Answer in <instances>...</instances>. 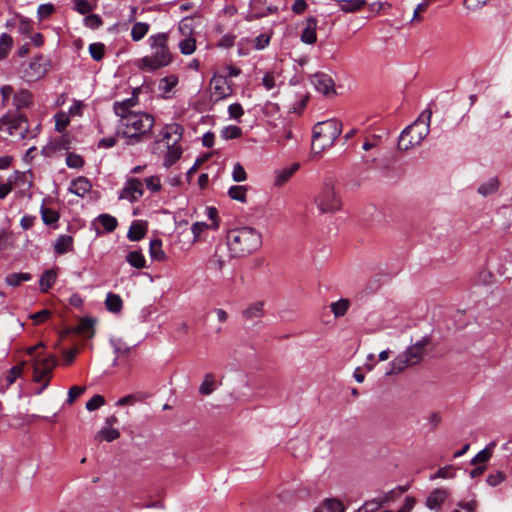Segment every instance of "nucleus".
Returning <instances> with one entry per match:
<instances>
[{
	"mask_svg": "<svg viewBox=\"0 0 512 512\" xmlns=\"http://www.w3.org/2000/svg\"><path fill=\"white\" fill-rule=\"evenodd\" d=\"M138 98L133 96L113 104V110L119 117L117 136L125 139L127 145H136L150 138L155 119L143 111H134Z\"/></svg>",
	"mask_w": 512,
	"mask_h": 512,
	"instance_id": "obj_1",
	"label": "nucleus"
},
{
	"mask_svg": "<svg viewBox=\"0 0 512 512\" xmlns=\"http://www.w3.org/2000/svg\"><path fill=\"white\" fill-rule=\"evenodd\" d=\"M169 34L165 32L155 33L149 36L148 45L150 54L136 62L138 69L154 72L169 66L173 62V54L168 45Z\"/></svg>",
	"mask_w": 512,
	"mask_h": 512,
	"instance_id": "obj_2",
	"label": "nucleus"
},
{
	"mask_svg": "<svg viewBox=\"0 0 512 512\" xmlns=\"http://www.w3.org/2000/svg\"><path fill=\"white\" fill-rule=\"evenodd\" d=\"M262 246V235L253 227L232 229L227 234L230 256L242 258L256 252Z\"/></svg>",
	"mask_w": 512,
	"mask_h": 512,
	"instance_id": "obj_3",
	"label": "nucleus"
},
{
	"mask_svg": "<svg viewBox=\"0 0 512 512\" xmlns=\"http://www.w3.org/2000/svg\"><path fill=\"white\" fill-rule=\"evenodd\" d=\"M432 111L424 110L419 117L400 134L398 148L408 151L419 146L430 131Z\"/></svg>",
	"mask_w": 512,
	"mask_h": 512,
	"instance_id": "obj_4",
	"label": "nucleus"
},
{
	"mask_svg": "<svg viewBox=\"0 0 512 512\" xmlns=\"http://www.w3.org/2000/svg\"><path fill=\"white\" fill-rule=\"evenodd\" d=\"M342 132V124L336 119L318 122L312 133L311 150L319 155L325 149L330 148Z\"/></svg>",
	"mask_w": 512,
	"mask_h": 512,
	"instance_id": "obj_5",
	"label": "nucleus"
},
{
	"mask_svg": "<svg viewBox=\"0 0 512 512\" xmlns=\"http://www.w3.org/2000/svg\"><path fill=\"white\" fill-rule=\"evenodd\" d=\"M314 204L322 214H334L342 208L337 182L333 178L326 179L314 197Z\"/></svg>",
	"mask_w": 512,
	"mask_h": 512,
	"instance_id": "obj_6",
	"label": "nucleus"
},
{
	"mask_svg": "<svg viewBox=\"0 0 512 512\" xmlns=\"http://www.w3.org/2000/svg\"><path fill=\"white\" fill-rule=\"evenodd\" d=\"M430 339L424 337L415 344L409 346L403 353L396 356L390 363V370L387 375H395L404 371L410 366L420 363L425 355V347L429 344Z\"/></svg>",
	"mask_w": 512,
	"mask_h": 512,
	"instance_id": "obj_7",
	"label": "nucleus"
},
{
	"mask_svg": "<svg viewBox=\"0 0 512 512\" xmlns=\"http://www.w3.org/2000/svg\"><path fill=\"white\" fill-rule=\"evenodd\" d=\"M33 380L41 384L37 394H41L49 385L52 377V372L57 365V360L54 355L49 354L44 357L35 356L33 358Z\"/></svg>",
	"mask_w": 512,
	"mask_h": 512,
	"instance_id": "obj_8",
	"label": "nucleus"
},
{
	"mask_svg": "<svg viewBox=\"0 0 512 512\" xmlns=\"http://www.w3.org/2000/svg\"><path fill=\"white\" fill-rule=\"evenodd\" d=\"M0 130L24 139L28 134V120L21 114H6L0 119Z\"/></svg>",
	"mask_w": 512,
	"mask_h": 512,
	"instance_id": "obj_9",
	"label": "nucleus"
},
{
	"mask_svg": "<svg viewBox=\"0 0 512 512\" xmlns=\"http://www.w3.org/2000/svg\"><path fill=\"white\" fill-rule=\"evenodd\" d=\"M143 195V184L137 178L129 179L119 194V199L137 201Z\"/></svg>",
	"mask_w": 512,
	"mask_h": 512,
	"instance_id": "obj_10",
	"label": "nucleus"
},
{
	"mask_svg": "<svg viewBox=\"0 0 512 512\" xmlns=\"http://www.w3.org/2000/svg\"><path fill=\"white\" fill-rule=\"evenodd\" d=\"M215 100H222L232 94V88L226 76L214 75L210 81Z\"/></svg>",
	"mask_w": 512,
	"mask_h": 512,
	"instance_id": "obj_11",
	"label": "nucleus"
},
{
	"mask_svg": "<svg viewBox=\"0 0 512 512\" xmlns=\"http://www.w3.org/2000/svg\"><path fill=\"white\" fill-rule=\"evenodd\" d=\"M183 127L177 123L166 124L161 131V142L165 145L178 144L183 136Z\"/></svg>",
	"mask_w": 512,
	"mask_h": 512,
	"instance_id": "obj_12",
	"label": "nucleus"
},
{
	"mask_svg": "<svg viewBox=\"0 0 512 512\" xmlns=\"http://www.w3.org/2000/svg\"><path fill=\"white\" fill-rule=\"evenodd\" d=\"M227 251H229L227 243L216 245L215 251L209 259V263L213 269L221 271L225 267L228 260L232 258Z\"/></svg>",
	"mask_w": 512,
	"mask_h": 512,
	"instance_id": "obj_13",
	"label": "nucleus"
},
{
	"mask_svg": "<svg viewBox=\"0 0 512 512\" xmlns=\"http://www.w3.org/2000/svg\"><path fill=\"white\" fill-rule=\"evenodd\" d=\"M318 20L315 17H309L304 22V28L300 35V40L305 44H315L317 41Z\"/></svg>",
	"mask_w": 512,
	"mask_h": 512,
	"instance_id": "obj_14",
	"label": "nucleus"
},
{
	"mask_svg": "<svg viewBox=\"0 0 512 512\" xmlns=\"http://www.w3.org/2000/svg\"><path fill=\"white\" fill-rule=\"evenodd\" d=\"M317 91L324 95H329L330 92H334V81L326 74H316L312 80Z\"/></svg>",
	"mask_w": 512,
	"mask_h": 512,
	"instance_id": "obj_15",
	"label": "nucleus"
},
{
	"mask_svg": "<svg viewBox=\"0 0 512 512\" xmlns=\"http://www.w3.org/2000/svg\"><path fill=\"white\" fill-rule=\"evenodd\" d=\"M298 169H299V164L293 163L289 167H285V168L276 170L274 185L278 186V187L283 186L285 183H287L290 180V178L295 174V172Z\"/></svg>",
	"mask_w": 512,
	"mask_h": 512,
	"instance_id": "obj_16",
	"label": "nucleus"
},
{
	"mask_svg": "<svg viewBox=\"0 0 512 512\" xmlns=\"http://www.w3.org/2000/svg\"><path fill=\"white\" fill-rule=\"evenodd\" d=\"M92 188L90 181L86 177H78L71 182L69 191L79 197H84Z\"/></svg>",
	"mask_w": 512,
	"mask_h": 512,
	"instance_id": "obj_17",
	"label": "nucleus"
},
{
	"mask_svg": "<svg viewBox=\"0 0 512 512\" xmlns=\"http://www.w3.org/2000/svg\"><path fill=\"white\" fill-rule=\"evenodd\" d=\"M448 496L445 489H434L426 499V506L429 509H439Z\"/></svg>",
	"mask_w": 512,
	"mask_h": 512,
	"instance_id": "obj_18",
	"label": "nucleus"
},
{
	"mask_svg": "<svg viewBox=\"0 0 512 512\" xmlns=\"http://www.w3.org/2000/svg\"><path fill=\"white\" fill-rule=\"evenodd\" d=\"M33 104V95L29 90L22 89L14 93L13 105L17 110L28 108Z\"/></svg>",
	"mask_w": 512,
	"mask_h": 512,
	"instance_id": "obj_19",
	"label": "nucleus"
},
{
	"mask_svg": "<svg viewBox=\"0 0 512 512\" xmlns=\"http://www.w3.org/2000/svg\"><path fill=\"white\" fill-rule=\"evenodd\" d=\"M73 237L70 235H60L54 243V251L58 255L73 251Z\"/></svg>",
	"mask_w": 512,
	"mask_h": 512,
	"instance_id": "obj_20",
	"label": "nucleus"
},
{
	"mask_svg": "<svg viewBox=\"0 0 512 512\" xmlns=\"http://www.w3.org/2000/svg\"><path fill=\"white\" fill-rule=\"evenodd\" d=\"M242 315L247 320L260 319L264 316V302L256 301L243 310Z\"/></svg>",
	"mask_w": 512,
	"mask_h": 512,
	"instance_id": "obj_21",
	"label": "nucleus"
},
{
	"mask_svg": "<svg viewBox=\"0 0 512 512\" xmlns=\"http://www.w3.org/2000/svg\"><path fill=\"white\" fill-rule=\"evenodd\" d=\"M95 320L92 318H82L76 328V332L83 337L91 338L94 335Z\"/></svg>",
	"mask_w": 512,
	"mask_h": 512,
	"instance_id": "obj_22",
	"label": "nucleus"
},
{
	"mask_svg": "<svg viewBox=\"0 0 512 512\" xmlns=\"http://www.w3.org/2000/svg\"><path fill=\"white\" fill-rule=\"evenodd\" d=\"M167 152L164 158L166 167L172 166L182 155V148L178 144L166 145Z\"/></svg>",
	"mask_w": 512,
	"mask_h": 512,
	"instance_id": "obj_23",
	"label": "nucleus"
},
{
	"mask_svg": "<svg viewBox=\"0 0 512 512\" xmlns=\"http://www.w3.org/2000/svg\"><path fill=\"white\" fill-rule=\"evenodd\" d=\"M314 512H344V506L337 499H327Z\"/></svg>",
	"mask_w": 512,
	"mask_h": 512,
	"instance_id": "obj_24",
	"label": "nucleus"
},
{
	"mask_svg": "<svg viewBox=\"0 0 512 512\" xmlns=\"http://www.w3.org/2000/svg\"><path fill=\"white\" fill-rule=\"evenodd\" d=\"M499 185V180L496 177H491L478 187V193L486 197L497 192L499 189Z\"/></svg>",
	"mask_w": 512,
	"mask_h": 512,
	"instance_id": "obj_25",
	"label": "nucleus"
},
{
	"mask_svg": "<svg viewBox=\"0 0 512 512\" xmlns=\"http://www.w3.org/2000/svg\"><path fill=\"white\" fill-rule=\"evenodd\" d=\"M150 30V25L146 22H136L131 28V38L134 42L142 40Z\"/></svg>",
	"mask_w": 512,
	"mask_h": 512,
	"instance_id": "obj_26",
	"label": "nucleus"
},
{
	"mask_svg": "<svg viewBox=\"0 0 512 512\" xmlns=\"http://www.w3.org/2000/svg\"><path fill=\"white\" fill-rule=\"evenodd\" d=\"M68 148L69 142L64 137H61L60 139L51 141L48 145L44 146L42 149V153L45 156H50L55 151Z\"/></svg>",
	"mask_w": 512,
	"mask_h": 512,
	"instance_id": "obj_27",
	"label": "nucleus"
},
{
	"mask_svg": "<svg viewBox=\"0 0 512 512\" xmlns=\"http://www.w3.org/2000/svg\"><path fill=\"white\" fill-rule=\"evenodd\" d=\"M149 253L153 260L164 261L166 259V254L162 249V241L159 239L150 241Z\"/></svg>",
	"mask_w": 512,
	"mask_h": 512,
	"instance_id": "obj_28",
	"label": "nucleus"
},
{
	"mask_svg": "<svg viewBox=\"0 0 512 512\" xmlns=\"http://www.w3.org/2000/svg\"><path fill=\"white\" fill-rule=\"evenodd\" d=\"M105 305L108 311L112 313H118L122 310L123 302L119 295L108 293L105 300Z\"/></svg>",
	"mask_w": 512,
	"mask_h": 512,
	"instance_id": "obj_29",
	"label": "nucleus"
},
{
	"mask_svg": "<svg viewBox=\"0 0 512 512\" xmlns=\"http://www.w3.org/2000/svg\"><path fill=\"white\" fill-rule=\"evenodd\" d=\"M340 9L346 13H352L361 10L366 4V0H338Z\"/></svg>",
	"mask_w": 512,
	"mask_h": 512,
	"instance_id": "obj_30",
	"label": "nucleus"
},
{
	"mask_svg": "<svg viewBox=\"0 0 512 512\" xmlns=\"http://www.w3.org/2000/svg\"><path fill=\"white\" fill-rule=\"evenodd\" d=\"M120 437V432L113 427H109L105 425L96 435L95 439L100 441L101 439L106 440L107 442H112Z\"/></svg>",
	"mask_w": 512,
	"mask_h": 512,
	"instance_id": "obj_31",
	"label": "nucleus"
},
{
	"mask_svg": "<svg viewBox=\"0 0 512 512\" xmlns=\"http://www.w3.org/2000/svg\"><path fill=\"white\" fill-rule=\"evenodd\" d=\"M146 234V228L139 222H134L129 228L127 237L131 241H139Z\"/></svg>",
	"mask_w": 512,
	"mask_h": 512,
	"instance_id": "obj_32",
	"label": "nucleus"
},
{
	"mask_svg": "<svg viewBox=\"0 0 512 512\" xmlns=\"http://www.w3.org/2000/svg\"><path fill=\"white\" fill-rule=\"evenodd\" d=\"M126 261L137 269H142L146 265V260L141 252L139 251H131L126 256Z\"/></svg>",
	"mask_w": 512,
	"mask_h": 512,
	"instance_id": "obj_33",
	"label": "nucleus"
},
{
	"mask_svg": "<svg viewBox=\"0 0 512 512\" xmlns=\"http://www.w3.org/2000/svg\"><path fill=\"white\" fill-rule=\"evenodd\" d=\"M56 281V273L53 270H46L40 278V289L47 292Z\"/></svg>",
	"mask_w": 512,
	"mask_h": 512,
	"instance_id": "obj_34",
	"label": "nucleus"
},
{
	"mask_svg": "<svg viewBox=\"0 0 512 512\" xmlns=\"http://www.w3.org/2000/svg\"><path fill=\"white\" fill-rule=\"evenodd\" d=\"M350 302L348 299H340L330 305L333 315L338 318L342 317L348 311Z\"/></svg>",
	"mask_w": 512,
	"mask_h": 512,
	"instance_id": "obj_35",
	"label": "nucleus"
},
{
	"mask_svg": "<svg viewBox=\"0 0 512 512\" xmlns=\"http://www.w3.org/2000/svg\"><path fill=\"white\" fill-rule=\"evenodd\" d=\"M32 278L31 274L29 273H11L7 275L5 278V282L9 286L16 287L20 285L22 282L29 281Z\"/></svg>",
	"mask_w": 512,
	"mask_h": 512,
	"instance_id": "obj_36",
	"label": "nucleus"
},
{
	"mask_svg": "<svg viewBox=\"0 0 512 512\" xmlns=\"http://www.w3.org/2000/svg\"><path fill=\"white\" fill-rule=\"evenodd\" d=\"M97 221L103 226L106 232L114 231L118 225L117 219L109 214H101L98 216Z\"/></svg>",
	"mask_w": 512,
	"mask_h": 512,
	"instance_id": "obj_37",
	"label": "nucleus"
},
{
	"mask_svg": "<svg viewBox=\"0 0 512 512\" xmlns=\"http://www.w3.org/2000/svg\"><path fill=\"white\" fill-rule=\"evenodd\" d=\"M215 390V378L213 374L208 373L205 375L203 382L199 387V392L202 395H210Z\"/></svg>",
	"mask_w": 512,
	"mask_h": 512,
	"instance_id": "obj_38",
	"label": "nucleus"
},
{
	"mask_svg": "<svg viewBox=\"0 0 512 512\" xmlns=\"http://www.w3.org/2000/svg\"><path fill=\"white\" fill-rule=\"evenodd\" d=\"M44 61V58L42 56H38L34 58L32 62L29 64V68L33 70L32 77H41L46 73V67L42 63Z\"/></svg>",
	"mask_w": 512,
	"mask_h": 512,
	"instance_id": "obj_39",
	"label": "nucleus"
},
{
	"mask_svg": "<svg viewBox=\"0 0 512 512\" xmlns=\"http://www.w3.org/2000/svg\"><path fill=\"white\" fill-rule=\"evenodd\" d=\"M455 477V467L453 465H447L441 467L437 470V472L430 476V480H435L438 478L442 479H453Z\"/></svg>",
	"mask_w": 512,
	"mask_h": 512,
	"instance_id": "obj_40",
	"label": "nucleus"
},
{
	"mask_svg": "<svg viewBox=\"0 0 512 512\" xmlns=\"http://www.w3.org/2000/svg\"><path fill=\"white\" fill-rule=\"evenodd\" d=\"M246 194L247 188L241 185L232 186L228 190L229 197L240 202H246Z\"/></svg>",
	"mask_w": 512,
	"mask_h": 512,
	"instance_id": "obj_41",
	"label": "nucleus"
},
{
	"mask_svg": "<svg viewBox=\"0 0 512 512\" xmlns=\"http://www.w3.org/2000/svg\"><path fill=\"white\" fill-rule=\"evenodd\" d=\"M180 52L184 55H191L196 49V40L193 37H187L179 42Z\"/></svg>",
	"mask_w": 512,
	"mask_h": 512,
	"instance_id": "obj_42",
	"label": "nucleus"
},
{
	"mask_svg": "<svg viewBox=\"0 0 512 512\" xmlns=\"http://www.w3.org/2000/svg\"><path fill=\"white\" fill-rule=\"evenodd\" d=\"M220 135L225 140L236 139L242 135V130L238 126L230 125L223 128Z\"/></svg>",
	"mask_w": 512,
	"mask_h": 512,
	"instance_id": "obj_43",
	"label": "nucleus"
},
{
	"mask_svg": "<svg viewBox=\"0 0 512 512\" xmlns=\"http://www.w3.org/2000/svg\"><path fill=\"white\" fill-rule=\"evenodd\" d=\"M42 220L46 225L54 224L59 220V214L53 209L41 207Z\"/></svg>",
	"mask_w": 512,
	"mask_h": 512,
	"instance_id": "obj_44",
	"label": "nucleus"
},
{
	"mask_svg": "<svg viewBox=\"0 0 512 512\" xmlns=\"http://www.w3.org/2000/svg\"><path fill=\"white\" fill-rule=\"evenodd\" d=\"M13 44L12 37L6 33L0 36V59L7 56Z\"/></svg>",
	"mask_w": 512,
	"mask_h": 512,
	"instance_id": "obj_45",
	"label": "nucleus"
},
{
	"mask_svg": "<svg viewBox=\"0 0 512 512\" xmlns=\"http://www.w3.org/2000/svg\"><path fill=\"white\" fill-rule=\"evenodd\" d=\"M89 53L95 61H100L104 57L105 45L103 43H92L89 45Z\"/></svg>",
	"mask_w": 512,
	"mask_h": 512,
	"instance_id": "obj_46",
	"label": "nucleus"
},
{
	"mask_svg": "<svg viewBox=\"0 0 512 512\" xmlns=\"http://www.w3.org/2000/svg\"><path fill=\"white\" fill-rule=\"evenodd\" d=\"M25 362L21 363L20 365L13 366L6 376V382L7 385L10 386L21 376L23 372V366Z\"/></svg>",
	"mask_w": 512,
	"mask_h": 512,
	"instance_id": "obj_47",
	"label": "nucleus"
},
{
	"mask_svg": "<svg viewBox=\"0 0 512 512\" xmlns=\"http://www.w3.org/2000/svg\"><path fill=\"white\" fill-rule=\"evenodd\" d=\"M280 76V74L270 71L267 72L263 79L262 84L267 90H271L277 86V78Z\"/></svg>",
	"mask_w": 512,
	"mask_h": 512,
	"instance_id": "obj_48",
	"label": "nucleus"
},
{
	"mask_svg": "<svg viewBox=\"0 0 512 512\" xmlns=\"http://www.w3.org/2000/svg\"><path fill=\"white\" fill-rule=\"evenodd\" d=\"M66 164L70 168H81L84 165V159L75 153H69L66 157Z\"/></svg>",
	"mask_w": 512,
	"mask_h": 512,
	"instance_id": "obj_49",
	"label": "nucleus"
},
{
	"mask_svg": "<svg viewBox=\"0 0 512 512\" xmlns=\"http://www.w3.org/2000/svg\"><path fill=\"white\" fill-rule=\"evenodd\" d=\"M232 178L235 182H243L247 179L246 171L240 163L233 166Z\"/></svg>",
	"mask_w": 512,
	"mask_h": 512,
	"instance_id": "obj_50",
	"label": "nucleus"
},
{
	"mask_svg": "<svg viewBox=\"0 0 512 512\" xmlns=\"http://www.w3.org/2000/svg\"><path fill=\"white\" fill-rule=\"evenodd\" d=\"M382 503L380 498L372 499L366 501L363 506L360 508V511L364 512H375L382 507Z\"/></svg>",
	"mask_w": 512,
	"mask_h": 512,
	"instance_id": "obj_51",
	"label": "nucleus"
},
{
	"mask_svg": "<svg viewBox=\"0 0 512 512\" xmlns=\"http://www.w3.org/2000/svg\"><path fill=\"white\" fill-rule=\"evenodd\" d=\"M506 479V474L502 471H497L496 473L488 475L486 482L490 486H497L501 484Z\"/></svg>",
	"mask_w": 512,
	"mask_h": 512,
	"instance_id": "obj_52",
	"label": "nucleus"
},
{
	"mask_svg": "<svg viewBox=\"0 0 512 512\" xmlns=\"http://www.w3.org/2000/svg\"><path fill=\"white\" fill-rule=\"evenodd\" d=\"M105 404V399L101 395H94L87 403L86 409L88 411H94Z\"/></svg>",
	"mask_w": 512,
	"mask_h": 512,
	"instance_id": "obj_53",
	"label": "nucleus"
},
{
	"mask_svg": "<svg viewBox=\"0 0 512 512\" xmlns=\"http://www.w3.org/2000/svg\"><path fill=\"white\" fill-rule=\"evenodd\" d=\"M102 23V19L96 14H90L84 18L85 26L91 29L99 28L102 25Z\"/></svg>",
	"mask_w": 512,
	"mask_h": 512,
	"instance_id": "obj_54",
	"label": "nucleus"
},
{
	"mask_svg": "<svg viewBox=\"0 0 512 512\" xmlns=\"http://www.w3.org/2000/svg\"><path fill=\"white\" fill-rule=\"evenodd\" d=\"M228 114L230 118L239 120L244 115L243 107L239 103H233L228 107Z\"/></svg>",
	"mask_w": 512,
	"mask_h": 512,
	"instance_id": "obj_55",
	"label": "nucleus"
},
{
	"mask_svg": "<svg viewBox=\"0 0 512 512\" xmlns=\"http://www.w3.org/2000/svg\"><path fill=\"white\" fill-rule=\"evenodd\" d=\"M177 82H178V79L175 76H168V77L162 78L160 81V88L164 92H169V91H171L172 88H174L176 86Z\"/></svg>",
	"mask_w": 512,
	"mask_h": 512,
	"instance_id": "obj_56",
	"label": "nucleus"
},
{
	"mask_svg": "<svg viewBox=\"0 0 512 512\" xmlns=\"http://www.w3.org/2000/svg\"><path fill=\"white\" fill-rule=\"evenodd\" d=\"M86 388L84 386H72L68 391V404H72L80 395L85 392Z\"/></svg>",
	"mask_w": 512,
	"mask_h": 512,
	"instance_id": "obj_57",
	"label": "nucleus"
},
{
	"mask_svg": "<svg viewBox=\"0 0 512 512\" xmlns=\"http://www.w3.org/2000/svg\"><path fill=\"white\" fill-rule=\"evenodd\" d=\"M491 455H492V452L487 447V448L481 450L479 453H477L476 456L471 460V463L472 464L485 463L490 459Z\"/></svg>",
	"mask_w": 512,
	"mask_h": 512,
	"instance_id": "obj_58",
	"label": "nucleus"
},
{
	"mask_svg": "<svg viewBox=\"0 0 512 512\" xmlns=\"http://www.w3.org/2000/svg\"><path fill=\"white\" fill-rule=\"evenodd\" d=\"M55 120H56L55 127H56V130L59 132H62L63 130H65V128L69 124V118L65 113H58L55 116Z\"/></svg>",
	"mask_w": 512,
	"mask_h": 512,
	"instance_id": "obj_59",
	"label": "nucleus"
},
{
	"mask_svg": "<svg viewBox=\"0 0 512 512\" xmlns=\"http://www.w3.org/2000/svg\"><path fill=\"white\" fill-rule=\"evenodd\" d=\"M33 30V26L30 20L22 18L18 23V32L22 35H29Z\"/></svg>",
	"mask_w": 512,
	"mask_h": 512,
	"instance_id": "obj_60",
	"label": "nucleus"
},
{
	"mask_svg": "<svg viewBox=\"0 0 512 512\" xmlns=\"http://www.w3.org/2000/svg\"><path fill=\"white\" fill-rule=\"evenodd\" d=\"M75 8L80 14H88L93 10V6L87 0H77Z\"/></svg>",
	"mask_w": 512,
	"mask_h": 512,
	"instance_id": "obj_61",
	"label": "nucleus"
},
{
	"mask_svg": "<svg viewBox=\"0 0 512 512\" xmlns=\"http://www.w3.org/2000/svg\"><path fill=\"white\" fill-rule=\"evenodd\" d=\"M54 10L55 8L52 4H41L37 11L39 19H45L49 17L54 12Z\"/></svg>",
	"mask_w": 512,
	"mask_h": 512,
	"instance_id": "obj_62",
	"label": "nucleus"
},
{
	"mask_svg": "<svg viewBox=\"0 0 512 512\" xmlns=\"http://www.w3.org/2000/svg\"><path fill=\"white\" fill-rule=\"evenodd\" d=\"M146 187L152 192H157L161 188L160 179L157 176H151L145 179Z\"/></svg>",
	"mask_w": 512,
	"mask_h": 512,
	"instance_id": "obj_63",
	"label": "nucleus"
},
{
	"mask_svg": "<svg viewBox=\"0 0 512 512\" xmlns=\"http://www.w3.org/2000/svg\"><path fill=\"white\" fill-rule=\"evenodd\" d=\"M269 42H270V36L269 35H267V34H260L254 40V43H255L254 47L257 50H262V49H264L265 47L268 46Z\"/></svg>",
	"mask_w": 512,
	"mask_h": 512,
	"instance_id": "obj_64",
	"label": "nucleus"
}]
</instances>
